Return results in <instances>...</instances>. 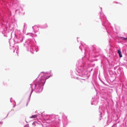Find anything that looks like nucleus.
<instances>
[{
  "mask_svg": "<svg viewBox=\"0 0 127 127\" xmlns=\"http://www.w3.org/2000/svg\"><path fill=\"white\" fill-rule=\"evenodd\" d=\"M118 52L119 55V56L120 57H122V56L121 54V51L119 50H118Z\"/></svg>",
  "mask_w": 127,
  "mask_h": 127,
  "instance_id": "nucleus-1",
  "label": "nucleus"
},
{
  "mask_svg": "<svg viewBox=\"0 0 127 127\" xmlns=\"http://www.w3.org/2000/svg\"><path fill=\"white\" fill-rule=\"evenodd\" d=\"M37 117V115H36L32 116L30 117V118H35Z\"/></svg>",
  "mask_w": 127,
  "mask_h": 127,
  "instance_id": "nucleus-2",
  "label": "nucleus"
},
{
  "mask_svg": "<svg viewBox=\"0 0 127 127\" xmlns=\"http://www.w3.org/2000/svg\"><path fill=\"white\" fill-rule=\"evenodd\" d=\"M123 38V40H126L127 39V38Z\"/></svg>",
  "mask_w": 127,
  "mask_h": 127,
  "instance_id": "nucleus-3",
  "label": "nucleus"
},
{
  "mask_svg": "<svg viewBox=\"0 0 127 127\" xmlns=\"http://www.w3.org/2000/svg\"><path fill=\"white\" fill-rule=\"evenodd\" d=\"M2 124V122H0V124Z\"/></svg>",
  "mask_w": 127,
  "mask_h": 127,
  "instance_id": "nucleus-4",
  "label": "nucleus"
}]
</instances>
